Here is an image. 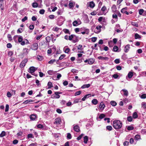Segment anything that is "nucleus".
<instances>
[{"label":"nucleus","instance_id":"nucleus-1","mask_svg":"<svg viewBox=\"0 0 146 146\" xmlns=\"http://www.w3.org/2000/svg\"><path fill=\"white\" fill-rule=\"evenodd\" d=\"M113 126L115 129H119L121 127L122 123L119 120H115L113 121Z\"/></svg>","mask_w":146,"mask_h":146},{"label":"nucleus","instance_id":"nucleus-2","mask_svg":"<svg viewBox=\"0 0 146 146\" xmlns=\"http://www.w3.org/2000/svg\"><path fill=\"white\" fill-rule=\"evenodd\" d=\"M28 60L27 58H25L21 62L20 64V67L21 68H23L25 65L26 64Z\"/></svg>","mask_w":146,"mask_h":146},{"label":"nucleus","instance_id":"nucleus-3","mask_svg":"<svg viewBox=\"0 0 146 146\" xmlns=\"http://www.w3.org/2000/svg\"><path fill=\"white\" fill-rule=\"evenodd\" d=\"M82 23L79 19L77 20L74 21L73 23L72 24L74 26H77L81 24Z\"/></svg>","mask_w":146,"mask_h":146},{"label":"nucleus","instance_id":"nucleus-4","mask_svg":"<svg viewBox=\"0 0 146 146\" xmlns=\"http://www.w3.org/2000/svg\"><path fill=\"white\" fill-rule=\"evenodd\" d=\"M102 27L101 25L97 26L94 30V32L98 34L100 33L101 31V28Z\"/></svg>","mask_w":146,"mask_h":146},{"label":"nucleus","instance_id":"nucleus-5","mask_svg":"<svg viewBox=\"0 0 146 146\" xmlns=\"http://www.w3.org/2000/svg\"><path fill=\"white\" fill-rule=\"evenodd\" d=\"M121 93L123 96L127 97L128 95V91L125 89H123L121 91Z\"/></svg>","mask_w":146,"mask_h":146},{"label":"nucleus","instance_id":"nucleus-6","mask_svg":"<svg viewBox=\"0 0 146 146\" xmlns=\"http://www.w3.org/2000/svg\"><path fill=\"white\" fill-rule=\"evenodd\" d=\"M36 70L35 68L33 66L31 67L29 69L28 72L32 75H33V73Z\"/></svg>","mask_w":146,"mask_h":146},{"label":"nucleus","instance_id":"nucleus-7","mask_svg":"<svg viewBox=\"0 0 146 146\" xmlns=\"http://www.w3.org/2000/svg\"><path fill=\"white\" fill-rule=\"evenodd\" d=\"M61 123V120L60 117H58L55 119V121L54 123L57 125H58L60 124Z\"/></svg>","mask_w":146,"mask_h":146},{"label":"nucleus","instance_id":"nucleus-8","mask_svg":"<svg viewBox=\"0 0 146 146\" xmlns=\"http://www.w3.org/2000/svg\"><path fill=\"white\" fill-rule=\"evenodd\" d=\"M38 48V44L36 43H34L31 46V48L34 50H36Z\"/></svg>","mask_w":146,"mask_h":146},{"label":"nucleus","instance_id":"nucleus-9","mask_svg":"<svg viewBox=\"0 0 146 146\" xmlns=\"http://www.w3.org/2000/svg\"><path fill=\"white\" fill-rule=\"evenodd\" d=\"M29 52V49L27 48H24L23 50L22 55L23 56H26L28 54Z\"/></svg>","mask_w":146,"mask_h":146},{"label":"nucleus","instance_id":"nucleus-10","mask_svg":"<svg viewBox=\"0 0 146 146\" xmlns=\"http://www.w3.org/2000/svg\"><path fill=\"white\" fill-rule=\"evenodd\" d=\"M73 129L74 131L77 132H79L80 131V127L78 125L74 126L73 127Z\"/></svg>","mask_w":146,"mask_h":146},{"label":"nucleus","instance_id":"nucleus-11","mask_svg":"<svg viewBox=\"0 0 146 146\" xmlns=\"http://www.w3.org/2000/svg\"><path fill=\"white\" fill-rule=\"evenodd\" d=\"M98 58L99 60H108L109 58L108 57H103L102 56H99L98 57Z\"/></svg>","mask_w":146,"mask_h":146},{"label":"nucleus","instance_id":"nucleus-12","mask_svg":"<svg viewBox=\"0 0 146 146\" xmlns=\"http://www.w3.org/2000/svg\"><path fill=\"white\" fill-rule=\"evenodd\" d=\"M130 48V45L129 44L127 45L125 48L124 51L125 52H127L129 50Z\"/></svg>","mask_w":146,"mask_h":146},{"label":"nucleus","instance_id":"nucleus-13","mask_svg":"<svg viewBox=\"0 0 146 146\" xmlns=\"http://www.w3.org/2000/svg\"><path fill=\"white\" fill-rule=\"evenodd\" d=\"M64 50L66 53H68L70 51V49L68 46H66L64 47Z\"/></svg>","mask_w":146,"mask_h":146},{"label":"nucleus","instance_id":"nucleus-14","mask_svg":"<svg viewBox=\"0 0 146 146\" xmlns=\"http://www.w3.org/2000/svg\"><path fill=\"white\" fill-rule=\"evenodd\" d=\"M37 116L35 114H32L30 116V119L32 120H34L36 118Z\"/></svg>","mask_w":146,"mask_h":146},{"label":"nucleus","instance_id":"nucleus-15","mask_svg":"<svg viewBox=\"0 0 146 146\" xmlns=\"http://www.w3.org/2000/svg\"><path fill=\"white\" fill-rule=\"evenodd\" d=\"M75 4V3H73V2H72L71 1H70L69 2V3L68 5L69 8L70 9H71L73 7H74Z\"/></svg>","mask_w":146,"mask_h":146},{"label":"nucleus","instance_id":"nucleus-16","mask_svg":"<svg viewBox=\"0 0 146 146\" xmlns=\"http://www.w3.org/2000/svg\"><path fill=\"white\" fill-rule=\"evenodd\" d=\"M112 11L113 12H115L117 9V7L116 5H112L111 7Z\"/></svg>","mask_w":146,"mask_h":146},{"label":"nucleus","instance_id":"nucleus-17","mask_svg":"<svg viewBox=\"0 0 146 146\" xmlns=\"http://www.w3.org/2000/svg\"><path fill=\"white\" fill-rule=\"evenodd\" d=\"M101 11H102V14H104L105 12L107 11V8L106 6H104L101 9Z\"/></svg>","mask_w":146,"mask_h":146},{"label":"nucleus","instance_id":"nucleus-18","mask_svg":"<svg viewBox=\"0 0 146 146\" xmlns=\"http://www.w3.org/2000/svg\"><path fill=\"white\" fill-rule=\"evenodd\" d=\"M84 21L85 23H88L90 22V20L87 16H86L84 18Z\"/></svg>","mask_w":146,"mask_h":146},{"label":"nucleus","instance_id":"nucleus-19","mask_svg":"<svg viewBox=\"0 0 146 146\" xmlns=\"http://www.w3.org/2000/svg\"><path fill=\"white\" fill-rule=\"evenodd\" d=\"M88 63L89 64H92L95 61L94 59L92 58L88 59Z\"/></svg>","mask_w":146,"mask_h":146},{"label":"nucleus","instance_id":"nucleus-20","mask_svg":"<svg viewBox=\"0 0 146 146\" xmlns=\"http://www.w3.org/2000/svg\"><path fill=\"white\" fill-rule=\"evenodd\" d=\"M95 5V4L93 1H91L90 2L89 6L90 8H94V7Z\"/></svg>","mask_w":146,"mask_h":146},{"label":"nucleus","instance_id":"nucleus-21","mask_svg":"<svg viewBox=\"0 0 146 146\" xmlns=\"http://www.w3.org/2000/svg\"><path fill=\"white\" fill-rule=\"evenodd\" d=\"M29 43V42L28 40H26L25 41H22V42H21L20 43L21 45H24L26 44H27Z\"/></svg>","mask_w":146,"mask_h":146},{"label":"nucleus","instance_id":"nucleus-22","mask_svg":"<svg viewBox=\"0 0 146 146\" xmlns=\"http://www.w3.org/2000/svg\"><path fill=\"white\" fill-rule=\"evenodd\" d=\"M74 38H73L72 40V42L73 43H75L78 41V37L75 35L74 36Z\"/></svg>","mask_w":146,"mask_h":146},{"label":"nucleus","instance_id":"nucleus-23","mask_svg":"<svg viewBox=\"0 0 146 146\" xmlns=\"http://www.w3.org/2000/svg\"><path fill=\"white\" fill-rule=\"evenodd\" d=\"M105 106L103 103L101 102L99 106V108L100 109L103 110Z\"/></svg>","mask_w":146,"mask_h":146},{"label":"nucleus","instance_id":"nucleus-24","mask_svg":"<svg viewBox=\"0 0 146 146\" xmlns=\"http://www.w3.org/2000/svg\"><path fill=\"white\" fill-rule=\"evenodd\" d=\"M90 86V84H87L83 85L81 87V88L84 89L85 88H88Z\"/></svg>","mask_w":146,"mask_h":146},{"label":"nucleus","instance_id":"nucleus-25","mask_svg":"<svg viewBox=\"0 0 146 146\" xmlns=\"http://www.w3.org/2000/svg\"><path fill=\"white\" fill-rule=\"evenodd\" d=\"M88 137L87 136H84V142L85 143H87L88 140Z\"/></svg>","mask_w":146,"mask_h":146},{"label":"nucleus","instance_id":"nucleus-26","mask_svg":"<svg viewBox=\"0 0 146 146\" xmlns=\"http://www.w3.org/2000/svg\"><path fill=\"white\" fill-rule=\"evenodd\" d=\"M118 50V47L117 46H115L113 47V50L115 52H117Z\"/></svg>","mask_w":146,"mask_h":146},{"label":"nucleus","instance_id":"nucleus-27","mask_svg":"<svg viewBox=\"0 0 146 146\" xmlns=\"http://www.w3.org/2000/svg\"><path fill=\"white\" fill-rule=\"evenodd\" d=\"M133 75V72H129L127 76L129 78H131L132 77Z\"/></svg>","mask_w":146,"mask_h":146},{"label":"nucleus","instance_id":"nucleus-28","mask_svg":"<svg viewBox=\"0 0 146 146\" xmlns=\"http://www.w3.org/2000/svg\"><path fill=\"white\" fill-rule=\"evenodd\" d=\"M141 107L144 109H146V102H143L141 103Z\"/></svg>","mask_w":146,"mask_h":146},{"label":"nucleus","instance_id":"nucleus-29","mask_svg":"<svg viewBox=\"0 0 146 146\" xmlns=\"http://www.w3.org/2000/svg\"><path fill=\"white\" fill-rule=\"evenodd\" d=\"M92 102L93 104L96 105L98 103V101L96 99H94L92 100Z\"/></svg>","mask_w":146,"mask_h":146},{"label":"nucleus","instance_id":"nucleus-30","mask_svg":"<svg viewBox=\"0 0 146 146\" xmlns=\"http://www.w3.org/2000/svg\"><path fill=\"white\" fill-rule=\"evenodd\" d=\"M33 102V101L31 100H27L23 102V104H27L28 103H30Z\"/></svg>","mask_w":146,"mask_h":146},{"label":"nucleus","instance_id":"nucleus-31","mask_svg":"<svg viewBox=\"0 0 146 146\" xmlns=\"http://www.w3.org/2000/svg\"><path fill=\"white\" fill-rule=\"evenodd\" d=\"M131 25L133 26H135L136 27H138V25L137 23H135L133 22H132L131 23Z\"/></svg>","mask_w":146,"mask_h":146},{"label":"nucleus","instance_id":"nucleus-32","mask_svg":"<svg viewBox=\"0 0 146 146\" xmlns=\"http://www.w3.org/2000/svg\"><path fill=\"white\" fill-rule=\"evenodd\" d=\"M38 4L36 2H34L32 3V6L34 8H36L38 7Z\"/></svg>","mask_w":146,"mask_h":146},{"label":"nucleus","instance_id":"nucleus-33","mask_svg":"<svg viewBox=\"0 0 146 146\" xmlns=\"http://www.w3.org/2000/svg\"><path fill=\"white\" fill-rule=\"evenodd\" d=\"M133 117L134 119H136L138 117V115L137 112H135L133 113Z\"/></svg>","mask_w":146,"mask_h":146},{"label":"nucleus","instance_id":"nucleus-34","mask_svg":"<svg viewBox=\"0 0 146 146\" xmlns=\"http://www.w3.org/2000/svg\"><path fill=\"white\" fill-rule=\"evenodd\" d=\"M47 85L48 86V88L49 89L50 88L53 86L52 83L50 82H48Z\"/></svg>","mask_w":146,"mask_h":146},{"label":"nucleus","instance_id":"nucleus-35","mask_svg":"<svg viewBox=\"0 0 146 146\" xmlns=\"http://www.w3.org/2000/svg\"><path fill=\"white\" fill-rule=\"evenodd\" d=\"M75 35H70L69 36L68 39L70 40H72H72L73 39V38H74V36Z\"/></svg>","mask_w":146,"mask_h":146},{"label":"nucleus","instance_id":"nucleus-36","mask_svg":"<svg viewBox=\"0 0 146 146\" xmlns=\"http://www.w3.org/2000/svg\"><path fill=\"white\" fill-rule=\"evenodd\" d=\"M110 104L113 106H115L117 105L116 103L114 101H112L110 102Z\"/></svg>","mask_w":146,"mask_h":146},{"label":"nucleus","instance_id":"nucleus-37","mask_svg":"<svg viewBox=\"0 0 146 146\" xmlns=\"http://www.w3.org/2000/svg\"><path fill=\"white\" fill-rule=\"evenodd\" d=\"M112 17L113 19H115L117 20V21L118 19V17L117 15L115 13H114L113 14Z\"/></svg>","mask_w":146,"mask_h":146},{"label":"nucleus","instance_id":"nucleus-38","mask_svg":"<svg viewBox=\"0 0 146 146\" xmlns=\"http://www.w3.org/2000/svg\"><path fill=\"white\" fill-rule=\"evenodd\" d=\"M135 39H137L138 38H140L141 37L137 33H136L135 35Z\"/></svg>","mask_w":146,"mask_h":146},{"label":"nucleus","instance_id":"nucleus-39","mask_svg":"<svg viewBox=\"0 0 146 146\" xmlns=\"http://www.w3.org/2000/svg\"><path fill=\"white\" fill-rule=\"evenodd\" d=\"M56 60L54 59H52L48 62V63L50 64H52Z\"/></svg>","mask_w":146,"mask_h":146},{"label":"nucleus","instance_id":"nucleus-40","mask_svg":"<svg viewBox=\"0 0 146 146\" xmlns=\"http://www.w3.org/2000/svg\"><path fill=\"white\" fill-rule=\"evenodd\" d=\"M5 131H2L0 134V137H3L5 135Z\"/></svg>","mask_w":146,"mask_h":146},{"label":"nucleus","instance_id":"nucleus-41","mask_svg":"<svg viewBox=\"0 0 146 146\" xmlns=\"http://www.w3.org/2000/svg\"><path fill=\"white\" fill-rule=\"evenodd\" d=\"M135 140H138L140 139V136L139 135H137L135 136Z\"/></svg>","mask_w":146,"mask_h":146},{"label":"nucleus","instance_id":"nucleus-42","mask_svg":"<svg viewBox=\"0 0 146 146\" xmlns=\"http://www.w3.org/2000/svg\"><path fill=\"white\" fill-rule=\"evenodd\" d=\"M23 37L21 36H19L18 38V42L20 43L23 40Z\"/></svg>","mask_w":146,"mask_h":146},{"label":"nucleus","instance_id":"nucleus-43","mask_svg":"<svg viewBox=\"0 0 146 146\" xmlns=\"http://www.w3.org/2000/svg\"><path fill=\"white\" fill-rule=\"evenodd\" d=\"M106 128L109 131H111L112 129V127L111 126L109 125L106 126Z\"/></svg>","mask_w":146,"mask_h":146},{"label":"nucleus","instance_id":"nucleus-44","mask_svg":"<svg viewBox=\"0 0 146 146\" xmlns=\"http://www.w3.org/2000/svg\"><path fill=\"white\" fill-rule=\"evenodd\" d=\"M46 40L47 42H49L51 40V38L50 36H47L46 37Z\"/></svg>","mask_w":146,"mask_h":146},{"label":"nucleus","instance_id":"nucleus-45","mask_svg":"<svg viewBox=\"0 0 146 146\" xmlns=\"http://www.w3.org/2000/svg\"><path fill=\"white\" fill-rule=\"evenodd\" d=\"M48 74L50 75H52L54 73V72L52 70H49L47 72Z\"/></svg>","mask_w":146,"mask_h":146},{"label":"nucleus","instance_id":"nucleus-46","mask_svg":"<svg viewBox=\"0 0 146 146\" xmlns=\"http://www.w3.org/2000/svg\"><path fill=\"white\" fill-rule=\"evenodd\" d=\"M0 8L2 10H3V2H0Z\"/></svg>","mask_w":146,"mask_h":146},{"label":"nucleus","instance_id":"nucleus-47","mask_svg":"<svg viewBox=\"0 0 146 146\" xmlns=\"http://www.w3.org/2000/svg\"><path fill=\"white\" fill-rule=\"evenodd\" d=\"M77 49L78 50H82V46L81 44H79L78 46H77Z\"/></svg>","mask_w":146,"mask_h":146},{"label":"nucleus","instance_id":"nucleus-48","mask_svg":"<svg viewBox=\"0 0 146 146\" xmlns=\"http://www.w3.org/2000/svg\"><path fill=\"white\" fill-rule=\"evenodd\" d=\"M132 117L131 116H128L127 117V120L129 122L131 121L132 120Z\"/></svg>","mask_w":146,"mask_h":146},{"label":"nucleus","instance_id":"nucleus-49","mask_svg":"<svg viewBox=\"0 0 146 146\" xmlns=\"http://www.w3.org/2000/svg\"><path fill=\"white\" fill-rule=\"evenodd\" d=\"M105 116V115L103 113L101 114L99 116V118L100 119H102Z\"/></svg>","mask_w":146,"mask_h":146},{"label":"nucleus","instance_id":"nucleus-50","mask_svg":"<svg viewBox=\"0 0 146 146\" xmlns=\"http://www.w3.org/2000/svg\"><path fill=\"white\" fill-rule=\"evenodd\" d=\"M63 31L65 33H68L69 34H70V32L67 29H64L63 30Z\"/></svg>","mask_w":146,"mask_h":146},{"label":"nucleus","instance_id":"nucleus-51","mask_svg":"<svg viewBox=\"0 0 146 146\" xmlns=\"http://www.w3.org/2000/svg\"><path fill=\"white\" fill-rule=\"evenodd\" d=\"M8 54L9 56H11L13 55V51H10L8 52Z\"/></svg>","mask_w":146,"mask_h":146},{"label":"nucleus","instance_id":"nucleus-52","mask_svg":"<svg viewBox=\"0 0 146 146\" xmlns=\"http://www.w3.org/2000/svg\"><path fill=\"white\" fill-rule=\"evenodd\" d=\"M134 127L132 126H128L127 127V129L129 130H131L133 129Z\"/></svg>","mask_w":146,"mask_h":146},{"label":"nucleus","instance_id":"nucleus-53","mask_svg":"<svg viewBox=\"0 0 146 146\" xmlns=\"http://www.w3.org/2000/svg\"><path fill=\"white\" fill-rule=\"evenodd\" d=\"M59 28L57 27H54L52 28V30L54 31H57L59 30Z\"/></svg>","mask_w":146,"mask_h":146},{"label":"nucleus","instance_id":"nucleus-54","mask_svg":"<svg viewBox=\"0 0 146 146\" xmlns=\"http://www.w3.org/2000/svg\"><path fill=\"white\" fill-rule=\"evenodd\" d=\"M117 14V16H118L119 17H121V14L120 13V12L118 11H116L115 12Z\"/></svg>","mask_w":146,"mask_h":146},{"label":"nucleus","instance_id":"nucleus-55","mask_svg":"<svg viewBox=\"0 0 146 146\" xmlns=\"http://www.w3.org/2000/svg\"><path fill=\"white\" fill-rule=\"evenodd\" d=\"M45 12V10L43 9H42L39 11V13L41 14H43Z\"/></svg>","mask_w":146,"mask_h":146},{"label":"nucleus","instance_id":"nucleus-56","mask_svg":"<svg viewBox=\"0 0 146 146\" xmlns=\"http://www.w3.org/2000/svg\"><path fill=\"white\" fill-rule=\"evenodd\" d=\"M67 137L68 139H71L72 138L71 134L69 133H68Z\"/></svg>","mask_w":146,"mask_h":146},{"label":"nucleus","instance_id":"nucleus-57","mask_svg":"<svg viewBox=\"0 0 146 146\" xmlns=\"http://www.w3.org/2000/svg\"><path fill=\"white\" fill-rule=\"evenodd\" d=\"M141 0H133V3L135 4H137L140 2Z\"/></svg>","mask_w":146,"mask_h":146},{"label":"nucleus","instance_id":"nucleus-58","mask_svg":"<svg viewBox=\"0 0 146 146\" xmlns=\"http://www.w3.org/2000/svg\"><path fill=\"white\" fill-rule=\"evenodd\" d=\"M84 135V134L83 133L82 134L80 135L77 138V139L78 140H80Z\"/></svg>","mask_w":146,"mask_h":146},{"label":"nucleus","instance_id":"nucleus-59","mask_svg":"<svg viewBox=\"0 0 146 146\" xmlns=\"http://www.w3.org/2000/svg\"><path fill=\"white\" fill-rule=\"evenodd\" d=\"M144 11V10L142 9H140L139 11V14L140 15H141L143 13Z\"/></svg>","mask_w":146,"mask_h":146},{"label":"nucleus","instance_id":"nucleus-60","mask_svg":"<svg viewBox=\"0 0 146 146\" xmlns=\"http://www.w3.org/2000/svg\"><path fill=\"white\" fill-rule=\"evenodd\" d=\"M12 96L11 94L9 92H8L7 93V96L8 98H10Z\"/></svg>","mask_w":146,"mask_h":146},{"label":"nucleus","instance_id":"nucleus-61","mask_svg":"<svg viewBox=\"0 0 146 146\" xmlns=\"http://www.w3.org/2000/svg\"><path fill=\"white\" fill-rule=\"evenodd\" d=\"M65 56V55L62 54L61 55V56L59 57V60H61Z\"/></svg>","mask_w":146,"mask_h":146},{"label":"nucleus","instance_id":"nucleus-62","mask_svg":"<svg viewBox=\"0 0 146 146\" xmlns=\"http://www.w3.org/2000/svg\"><path fill=\"white\" fill-rule=\"evenodd\" d=\"M81 93V91H78L75 94V96H78L80 95Z\"/></svg>","mask_w":146,"mask_h":146},{"label":"nucleus","instance_id":"nucleus-63","mask_svg":"<svg viewBox=\"0 0 146 146\" xmlns=\"http://www.w3.org/2000/svg\"><path fill=\"white\" fill-rule=\"evenodd\" d=\"M115 63L116 64H118L120 62V60L119 59H116L114 60Z\"/></svg>","mask_w":146,"mask_h":146},{"label":"nucleus","instance_id":"nucleus-64","mask_svg":"<svg viewBox=\"0 0 146 146\" xmlns=\"http://www.w3.org/2000/svg\"><path fill=\"white\" fill-rule=\"evenodd\" d=\"M141 98L142 99H145L146 98V94H143L141 96Z\"/></svg>","mask_w":146,"mask_h":146}]
</instances>
